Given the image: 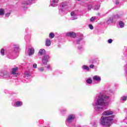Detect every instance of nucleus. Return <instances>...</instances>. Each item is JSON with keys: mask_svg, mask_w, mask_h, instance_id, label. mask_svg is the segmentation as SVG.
Returning <instances> with one entry per match:
<instances>
[{"mask_svg": "<svg viewBox=\"0 0 127 127\" xmlns=\"http://www.w3.org/2000/svg\"><path fill=\"white\" fill-rule=\"evenodd\" d=\"M4 14V9L1 8L0 9V15H3Z\"/></svg>", "mask_w": 127, "mask_h": 127, "instance_id": "22", "label": "nucleus"}, {"mask_svg": "<svg viewBox=\"0 0 127 127\" xmlns=\"http://www.w3.org/2000/svg\"><path fill=\"white\" fill-rule=\"evenodd\" d=\"M112 115H114V111L111 110H106L103 112L102 113V116H111Z\"/></svg>", "mask_w": 127, "mask_h": 127, "instance_id": "8", "label": "nucleus"}, {"mask_svg": "<svg viewBox=\"0 0 127 127\" xmlns=\"http://www.w3.org/2000/svg\"><path fill=\"white\" fill-rule=\"evenodd\" d=\"M15 50H18V48H15Z\"/></svg>", "mask_w": 127, "mask_h": 127, "instance_id": "42", "label": "nucleus"}, {"mask_svg": "<svg viewBox=\"0 0 127 127\" xmlns=\"http://www.w3.org/2000/svg\"><path fill=\"white\" fill-rule=\"evenodd\" d=\"M66 109H62L61 110V113H64V112H66Z\"/></svg>", "mask_w": 127, "mask_h": 127, "instance_id": "37", "label": "nucleus"}, {"mask_svg": "<svg viewBox=\"0 0 127 127\" xmlns=\"http://www.w3.org/2000/svg\"><path fill=\"white\" fill-rule=\"evenodd\" d=\"M78 1H80V0H77Z\"/></svg>", "mask_w": 127, "mask_h": 127, "instance_id": "43", "label": "nucleus"}, {"mask_svg": "<svg viewBox=\"0 0 127 127\" xmlns=\"http://www.w3.org/2000/svg\"><path fill=\"white\" fill-rule=\"evenodd\" d=\"M38 70H39V72H43V71H44V67L43 66H41L39 68Z\"/></svg>", "mask_w": 127, "mask_h": 127, "instance_id": "25", "label": "nucleus"}, {"mask_svg": "<svg viewBox=\"0 0 127 127\" xmlns=\"http://www.w3.org/2000/svg\"><path fill=\"white\" fill-rule=\"evenodd\" d=\"M59 0H51L52 6H57Z\"/></svg>", "mask_w": 127, "mask_h": 127, "instance_id": "13", "label": "nucleus"}, {"mask_svg": "<svg viewBox=\"0 0 127 127\" xmlns=\"http://www.w3.org/2000/svg\"><path fill=\"white\" fill-rule=\"evenodd\" d=\"M23 105V103L22 101H17L15 102L13 105V106L15 107H21Z\"/></svg>", "mask_w": 127, "mask_h": 127, "instance_id": "12", "label": "nucleus"}, {"mask_svg": "<svg viewBox=\"0 0 127 127\" xmlns=\"http://www.w3.org/2000/svg\"><path fill=\"white\" fill-rule=\"evenodd\" d=\"M110 97L105 94H100L98 98L94 101L93 103V106L94 107V109L96 112H100V110H103L104 108L109 106V102H105V101L109 100Z\"/></svg>", "mask_w": 127, "mask_h": 127, "instance_id": "1", "label": "nucleus"}, {"mask_svg": "<svg viewBox=\"0 0 127 127\" xmlns=\"http://www.w3.org/2000/svg\"><path fill=\"white\" fill-rule=\"evenodd\" d=\"M114 116H111L109 117H102L100 119V123L102 126L110 127L112 124V122L114 120Z\"/></svg>", "mask_w": 127, "mask_h": 127, "instance_id": "2", "label": "nucleus"}, {"mask_svg": "<svg viewBox=\"0 0 127 127\" xmlns=\"http://www.w3.org/2000/svg\"><path fill=\"white\" fill-rule=\"evenodd\" d=\"M114 20H115V18L114 17H110L107 21V24H111V23H113L114 22Z\"/></svg>", "mask_w": 127, "mask_h": 127, "instance_id": "15", "label": "nucleus"}, {"mask_svg": "<svg viewBox=\"0 0 127 127\" xmlns=\"http://www.w3.org/2000/svg\"><path fill=\"white\" fill-rule=\"evenodd\" d=\"M99 8H100V5L99 4L96 5L94 7V9L95 10H98V9H99Z\"/></svg>", "mask_w": 127, "mask_h": 127, "instance_id": "26", "label": "nucleus"}, {"mask_svg": "<svg viewBox=\"0 0 127 127\" xmlns=\"http://www.w3.org/2000/svg\"><path fill=\"white\" fill-rule=\"evenodd\" d=\"M33 68H37V64H34L33 65Z\"/></svg>", "mask_w": 127, "mask_h": 127, "instance_id": "35", "label": "nucleus"}, {"mask_svg": "<svg viewBox=\"0 0 127 127\" xmlns=\"http://www.w3.org/2000/svg\"><path fill=\"white\" fill-rule=\"evenodd\" d=\"M67 5L68 4L66 2H63V3H62L59 11V13L61 14V15H63V14H65V10L67 9Z\"/></svg>", "mask_w": 127, "mask_h": 127, "instance_id": "3", "label": "nucleus"}, {"mask_svg": "<svg viewBox=\"0 0 127 127\" xmlns=\"http://www.w3.org/2000/svg\"><path fill=\"white\" fill-rule=\"evenodd\" d=\"M66 36H70V37H76V33L73 32H68L66 33L65 34Z\"/></svg>", "mask_w": 127, "mask_h": 127, "instance_id": "10", "label": "nucleus"}, {"mask_svg": "<svg viewBox=\"0 0 127 127\" xmlns=\"http://www.w3.org/2000/svg\"><path fill=\"white\" fill-rule=\"evenodd\" d=\"M76 118V116H75V115H69L67 118L66 119V126H67L68 127H69V126H70L69 124L70 123H72V121H74V120H75V118Z\"/></svg>", "mask_w": 127, "mask_h": 127, "instance_id": "5", "label": "nucleus"}, {"mask_svg": "<svg viewBox=\"0 0 127 127\" xmlns=\"http://www.w3.org/2000/svg\"><path fill=\"white\" fill-rule=\"evenodd\" d=\"M119 26H120L121 28H123V27H124V26H125V23H124V22L120 21H119Z\"/></svg>", "mask_w": 127, "mask_h": 127, "instance_id": "20", "label": "nucleus"}, {"mask_svg": "<svg viewBox=\"0 0 127 127\" xmlns=\"http://www.w3.org/2000/svg\"><path fill=\"white\" fill-rule=\"evenodd\" d=\"M115 3L116 4H120V2H119V0H115Z\"/></svg>", "mask_w": 127, "mask_h": 127, "instance_id": "36", "label": "nucleus"}, {"mask_svg": "<svg viewBox=\"0 0 127 127\" xmlns=\"http://www.w3.org/2000/svg\"><path fill=\"white\" fill-rule=\"evenodd\" d=\"M95 19H96V17H92L90 18V21H94V20H95Z\"/></svg>", "mask_w": 127, "mask_h": 127, "instance_id": "30", "label": "nucleus"}, {"mask_svg": "<svg viewBox=\"0 0 127 127\" xmlns=\"http://www.w3.org/2000/svg\"><path fill=\"white\" fill-rule=\"evenodd\" d=\"M82 48H83V46H81L80 47H78V49H79V50L82 49Z\"/></svg>", "mask_w": 127, "mask_h": 127, "instance_id": "40", "label": "nucleus"}, {"mask_svg": "<svg viewBox=\"0 0 127 127\" xmlns=\"http://www.w3.org/2000/svg\"><path fill=\"white\" fill-rule=\"evenodd\" d=\"M50 58V57L48 55L44 56L42 59L43 64H44V65H46L47 63L49 61Z\"/></svg>", "mask_w": 127, "mask_h": 127, "instance_id": "6", "label": "nucleus"}, {"mask_svg": "<svg viewBox=\"0 0 127 127\" xmlns=\"http://www.w3.org/2000/svg\"><path fill=\"white\" fill-rule=\"evenodd\" d=\"M51 45V41L49 39H47L46 41V46H50Z\"/></svg>", "mask_w": 127, "mask_h": 127, "instance_id": "17", "label": "nucleus"}, {"mask_svg": "<svg viewBox=\"0 0 127 127\" xmlns=\"http://www.w3.org/2000/svg\"><path fill=\"white\" fill-rule=\"evenodd\" d=\"M86 83L87 84H92L93 83V80H92V78H89L86 80Z\"/></svg>", "mask_w": 127, "mask_h": 127, "instance_id": "21", "label": "nucleus"}, {"mask_svg": "<svg viewBox=\"0 0 127 127\" xmlns=\"http://www.w3.org/2000/svg\"><path fill=\"white\" fill-rule=\"evenodd\" d=\"M82 69H83V70H86V71L90 70V67H89V66H88L86 65H82Z\"/></svg>", "mask_w": 127, "mask_h": 127, "instance_id": "18", "label": "nucleus"}, {"mask_svg": "<svg viewBox=\"0 0 127 127\" xmlns=\"http://www.w3.org/2000/svg\"><path fill=\"white\" fill-rule=\"evenodd\" d=\"M9 15H10V13H9V12L5 14V17H8V16H9Z\"/></svg>", "mask_w": 127, "mask_h": 127, "instance_id": "29", "label": "nucleus"}, {"mask_svg": "<svg viewBox=\"0 0 127 127\" xmlns=\"http://www.w3.org/2000/svg\"><path fill=\"white\" fill-rule=\"evenodd\" d=\"M0 54L2 55V56H3L4 55V50H3V49H1Z\"/></svg>", "mask_w": 127, "mask_h": 127, "instance_id": "27", "label": "nucleus"}, {"mask_svg": "<svg viewBox=\"0 0 127 127\" xmlns=\"http://www.w3.org/2000/svg\"><path fill=\"white\" fill-rule=\"evenodd\" d=\"M113 42V40L112 39H109L108 40V43L111 44Z\"/></svg>", "mask_w": 127, "mask_h": 127, "instance_id": "34", "label": "nucleus"}, {"mask_svg": "<svg viewBox=\"0 0 127 127\" xmlns=\"http://www.w3.org/2000/svg\"><path fill=\"white\" fill-rule=\"evenodd\" d=\"M118 17H119V16L117 15L114 17V18H118Z\"/></svg>", "mask_w": 127, "mask_h": 127, "instance_id": "41", "label": "nucleus"}, {"mask_svg": "<svg viewBox=\"0 0 127 127\" xmlns=\"http://www.w3.org/2000/svg\"><path fill=\"white\" fill-rule=\"evenodd\" d=\"M18 69V67H13L12 68L11 70V74L14 76V77H17V75H18V73H16V71Z\"/></svg>", "mask_w": 127, "mask_h": 127, "instance_id": "9", "label": "nucleus"}, {"mask_svg": "<svg viewBox=\"0 0 127 127\" xmlns=\"http://www.w3.org/2000/svg\"><path fill=\"white\" fill-rule=\"evenodd\" d=\"M89 27L90 29H91V30L94 29L93 25H92L91 24L89 25Z\"/></svg>", "mask_w": 127, "mask_h": 127, "instance_id": "32", "label": "nucleus"}, {"mask_svg": "<svg viewBox=\"0 0 127 127\" xmlns=\"http://www.w3.org/2000/svg\"><path fill=\"white\" fill-rule=\"evenodd\" d=\"M92 79L93 81H96L97 82H101V76L99 75H94L93 76Z\"/></svg>", "mask_w": 127, "mask_h": 127, "instance_id": "11", "label": "nucleus"}, {"mask_svg": "<svg viewBox=\"0 0 127 127\" xmlns=\"http://www.w3.org/2000/svg\"><path fill=\"white\" fill-rule=\"evenodd\" d=\"M77 14H78V11L77 10L73 11L70 13L72 20H75V19L78 18L77 17Z\"/></svg>", "mask_w": 127, "mask_h": 127, "instance_id": "7", "label": "nucleus"}, {"mask_svg": "<svg viewBox=\"0 0 127 127\" xmlns=\"http://www.w3.org/2000/svg\"><path fill=\"white\" fill-rule=\"evenodd\" d=\"M88 8L89 10H90L91 8H92V6L91 5L89 6Z\"/></svg>", "mask_w": 127, "mask_h": 127, "instance_id": "39", "label": "nucleus"}, {"mask_svg": "<svg viewBox=\"0 0 127 127\" xmlns=\"http://www.w3.org/2000/svg\"><path fill=\"white\" fill-rule=\"evenodd\" d=\"M25 74L26 75V77H28V76H30V73L29 72H25Z\"/></svg>", "mask_w": 127, "mask_h": 127, "instance_id": "33", "label": "nucleus"}, {"mask_svg": "<svg viewBox=\"0 0 127 127\" xmlns=\"http://www.w3.org/2000/svg\"><path fill=\"white\" fill-rule=\"evenodd\" d=\"M94 67H95V65H94V64H90L89 65V67L90 68V69H93Z\"/></svg>", "mask_w": 127, "mask_h": 127, "instance_id": "31", "label": "nucleus"}, {"mask_svg": "<svg viewBox=\"0 0 127 127\" xmlns=\"http://www.w3.org/2000/svg\"><path fill=\"white\" fill-rule=\"evenodd\" d=\"M81 40H82V39H80V40H78V41H76V43L77 44H78V43H79V42H80L81 41Z\"/></svg>", "mask_w": 127, "mask_h": 127, "instance_id": "38", "label": "nucleus"}, {"mask_svg": "<svg viewBox=\"0 0 127 127\" xmlns=\"http://www.w3.org/2000/svg\"><path fill=\"white\" fill-rule=\"evenodd\" d=\"M45 53V49H41L39 52V55H43Z\"/></svg>", "mask_w": 127, "mask_h": 127, "instance_id": "19", "label": "nucleus"}, {"mask_svg": "<svg viewBox=\"0 0 127 127\" xmlns=\"http://www.w3.org/2000/svg\"><path fill=\"white\" fill-rule=\"evenodd\" d=\"M47 69H50L51 71H52V68L51 67V65L50 64H48L47 67Z\"/></svg>", "mask_w": 127, "mask_h": 127, "instance_id": "28", "label": "nucleus"}, {"mask_svg": "<svg viewBox=\"0 0 127 127\" xmlns=\"http://www.w3.org/2000/svg\"><path fill=\"white\" fill-rule=\"evenodd\" d=\"M32 1V0H24L22 2L23 4H29L30 2Z\"/></svg>", "mask_w": 127, "mask_h": 127, "instance_id": "16", "label": "nucleus"}, {"mask_svg": "<svg viewBox=\"0 0 127 127\" xmlns=\"http://www.w3.org/2000/svg\"><path fill=\"white\" fill-rule=\"evenodd\" d=\"M54 36H55V34H54V33H50L49 37L50 38H54Z\"/></svg>", "mask_w": 127, "mask_h": 127, "instance_id": "24", "label": "nucleus"}, {"mask_svg": "<svg viewBox=\"0 0 127 127\" xmlns=\"http://www.w3.org/2000/svg\"><path fill=\"white\" fill-rule=\"evenodd\" d=\"M121 100L123 102H125L127 100V97L126 96H124L121 98Z\"/></svg>", "mask_w": 127, "mask_h": 127, "instance_id": "23", "label": "nucleus"}, {"mask_svg": "<svg viewBox=\"0 0 127 127\" xmlns=\"http://www.w3.org/2000/svg\"><path fill=\"white\" fill-rule=\"evenodd\" d=\"M29 56H31L34 54V49L33 48H29L28 51Z\"/></svg>", "mask_w": 127, "mask_h": 127, "instance_id": "14", "label": "nucleus"}, {"mask_svg": "<svg viewBox=\"0 0 127 127\" xmlns=\"http://www.w3.org/2000/svg\"><path fill=\"white\" fill-rule=\"evenodd\" d=\"M9 73L6 71H3L0 72V79H6V78H9Z\"/></svg>", "mask_w": 127, "mask_h": 127, "instance_id": "4", "label": "nucleus"}]
</instances>
